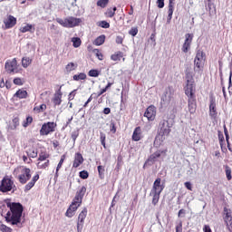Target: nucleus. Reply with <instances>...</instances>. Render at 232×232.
<instances>
[{"mask_svg":"<svg viewBox=\"0 0 232 232\" xmlns=\"http://www.w3.org/2000/svg\"><path fill=\"white\" fill-rule=\"evenodd\" d=\"M7 208L10 211L6 213L5 220L10 222L12 226H19L21 224V217H23L24 208L21 203L10 202L6 203Z\"/></svg>","mask_w":232,"mask_h":232,"instance_id":"f257e3e1","label":"nucleus"},{"mask_svg":"<svg viewBox=\"0 0 232 232\" xmlns=\"http://www.w3.org/2000/svg\"><path fill=\"white\" fill-rule=\"evenodd\" d=\"M173 127V123L168 119H163L160 121L158 126V136L156 139L160 137V140L163 142L166 140V137L171 133V128Z\"/></svg>","mask_w":232,"mask_h":232,"instance_id":"f03ea898","label":"nucleus"},{"mask_svg":"<svg viewBox=\"0 0 232 232\" xmlns=\"http://www.w3.org/2000/svg\"><path fill=\"white\" fill-rule=\"evenodd\" d=\"M162 182V179L160 178H158L155 179L152 188L150 190V197H152V204L153 206H157L159 204V200L160 199V194L162 191H164V184H160Z\"/></svg>","mask_w":232,"mask_h":232,"instance_id":"7ed1b4c3","label":"nucleus"},{"mask_svg":"<svg viewBox=\"0 0 232 232\" xmlns=\"http://www.w3.org/2000/svg\"><path fill=\"white\" fill-rule=\"evenodd\" d=\"M204 63H206V53L198 49L194 59V72L200 73L204 70Z\"/></svg>","mask_w":232,"mask_h":232,"instance_id":"20e7f679","label":"nucleus"},{"mask_svg":"<svg viewBox=\"0 0 232 232\" xmlns=\"http://www.w3.org/2000/svg\"><path fill=\"white\" fill-rule=\"evenodd\" d=\"M56 22L63 26V28H73L75 26H79V24L82 23V20L81 18L70 16L65 19L57 18Z\"/></svg>","mask_w":232,"mask_h":232,"instance_id":"39448f33","label":"nucleus"},{"mask_svg":"<svg viewBox=\"0 0 232 232\" xmlns=\"http://www.w3.org/2000/svg\"><path fill=\"white\" fill-rule=\"evenodd\" d=\"M12 189H13V193H14L15 190L17 189V188H15V184L14 183V180H12V179L8 177H4L0 184V191L2 193H8V191H12Z\"/></svg>","mask_w":232,"mask_h":232,"instance_id":"423d86ee","label":"nucleus"},{"mask_svg":"<svg viewBox=\"0 0 232 232\" xmlns=\"http://www.w3.org/2000/svg\"><path fill=\"white\" fill-rule=\"evenodd\" d=\"M196 91H185V95L188 97V106L189 113L193 114L197 111V96Z\"/></svg>","mask_w":232,"mask_h":232,"instance_id":"0eeeda50","label":"nucleus"},{"mask_svg":"<svg viewBox=\"0 0 232 232\" xmlns=\"http://www.w3.org/2000/svg\"><path fill=\"white\" fill-rule=\"evenodd\" d=\"M173 95H175V91L173 90V88H167L161 97V106H168L169 102L173 101Z\"/></svg>","mask_w":232,"mask_h":232,"instance_id":"6e6552de","label":"nucleus"},{"mask_svg":"<svg viewBox=\"0 0 232 232\" xmlns=\"http://www.w3.org/2000/svg\"><path fill=\"white\" fill-rule=\"evenodd\" d=\"M55 128H57V124L53 121L44 123L40 130V135H50V133H53V131H55Z\"/></svg>","mask_w":232,"mask_h":232,"instance_id":"1a4fd4ad","label":"nucleus"},{"mask_svg":"<svg viewBox=\"0 0 232 232\" xmlns=\"http://www.w3.org/2000/svg\"><path fill=\"white\" fill-rule=\"evenodd\" d=\"M32 179V170L26 167H22L21 175L18 176L20 184H26Z\"/></svg>","mask_w":232,"mask_h":232,"instance_id":"9d476101","label":"nucleus"},{"mask_svg":"<svg viewBox=\"0 0 232 232\" xmlns=\"http://www.w3.org/2000/svg\"><path fill=\"white\" fill-rule=\"evenodd\" d=\"M186 86L184 87L185 92H196L195 89V80L193 79V74L191 72H186Z\"/></svg>","mask_w":232,"mask_h":232,"instance_id":"9b49d317","label":"nucleus"},{"mask_svg":"<svg viewBox=\"0 0 232 232\" xmlns=\"http://www.w3.org/2000/svg\"><path fill=\"white\" fill-rule=\"evenodd\" d=\"M87 215H88V208H84L78 216L77 232H82V227H84V220Z\"/></svg>","mask_w":232,"mask_h":232,"instance_id":"f8f14e48","label":"nucleus"},{"mask_svg":"<svg viewBox=\"0 0 232 232\" xmlns=\"http://www.w3.org/2000/svg\"><path fill=\"white\" fill-rule=\"evenodd\" d=\"M209 117L211 119H215L218 115L217 100L215 99V96H213V94L209 96Z\"/></svg>","mask_w":232,"mask_h":232,"instance_id":"ddd939ff","label":"nucleus"},{"mask_svg":"<svg viewBox=\"0 0 232 232\" xmlns=\"http://www.w3.org/2000/svg\"><path fill=\"white\" fill-rule=\"evenodd\" d=\"M191 43H193V34H185V42L181 47V51L183 52V53H188L189 50H191Z\"/></svg>","mask_w":232,"mask_h":232,"instance_id":"4468645a","label":"nucleus"},{"mask_svg":"<svg viewBox=\"0 0 232 232\" xmlns=\"http://www.w3.org/2000/svg\"><path fill=\"white\" fill-rule=\"evenodd\" d=\"M5 71L7 73H17V59L14 58L12 61L5 63Z\"/></svg>","mask_w":232,"mask_h":232,"instance_id":"2eb2a0df","label":"nucleus"},{"mask_svg":"<svg viewBox=\"0 0 232 232\" xmlns=\"http://www.w3.org/2000/svg\"><path fill=\"white\" fill-rule=\"evenodd\" d=\"M144 117H146L148 121H155V117H157V108L154 105L149 106L144 112Z\"/></svg>","mask_w":232,"mask_h":232,"instance_id":"dca6fc26","label":"nucleus"},{"mask_svg":"<svg viewBox=\"0 0 232 232\" xmlns=\"http://www.w3.org/2000/svg\"><path fill=\"white\" fill-rule=\"evenodd\" d=\"M4 24L5 26V30H10V28H14V26L17 24V18L12 14H9L4 19Z\"/></svg>","mask_w":232,"mask_h":232,"instance_id":"f3484780","label":"nucleus"},{"mask_svg":"<svg viewBox=\"0 0 232 232\" xmlns=\"http://www.w3.org/2000/svg\"><path fill=\"white\" fill-rule=\"evenodd\" d=\"M225 217L224 221L229 232H232V217L231 213L227 211V208H224Z\"/></svg>","mask_w":232,"mask_h":232,"instance_id":"a211bd4d","label":"nucleus"},{"mask_svg":"<svg viewBox=\"0 0 232 232\" xmlns=\"http://www.w3.org/2000/svg\"><path fill=\"white\" fill-rule=\"evenodd\" d=\"M84 195H86V187H82L77 192L73 198V200L80 202L82 204V198H84Z\"/></svg>","mask_w":232,"mask_h":232,"instance_id":"6ab92c4d","label":"nucleus"},{"mask_svg":"<svg viewBox=\"0 0 232 232\" xmlns=\"http://www.w3.org/2000/svg\"><path fill=\"white\" fill-rule=\"evenodd\" d=\"M162 153H164V150H157L149 157L147 162H150V164H155V162H157V160L160 159V155H162Z\"/></svg>","mask_w":232,"mask_h":232,"instance_id":"aec40b11","label":"nucleus"},{"mask_svg":"<svg viewBox=\"0 0 232 232\" xmlns=\"http://www.w3.org/2000/svg\"><path fill=\"white\" fill-rule=\"evenodd\" d=\"M84 162V158L82 157V154L81 152H77L74 155V160L72 162V168H79L81 164Z\"/></svg>","mask_w":232,"mask_h":232,"instance_id":"412c9836","label":"nucleus"},{"mask_svg":"<svg viewBox=\"0 0 232 232\" xmlns=\"http://www.w3.org/2000/svg\"><path fill=\"white\" fill-rule=\"evenodd\" d=\"M63 92H61V88L54 93L53 98V102L54 106H61V102H63Z\"/></svg>","mask_w":232,"mask_h":232,"instance_id":"4be33fe9","label":"nucleus"},{"mask_svg":"<svg viewBox=\"0 0 232 232\" xmlns=\"http://www.w3.org/2000/svg\"><path fill=\"white\" fill-rule=\"evenodd\" d=\"M142 139V130L140 127H136L133 133H132V140L135 142H139Z\"/></svg>","mask_w":232,"mask_h":232,"instance_id":"5701e85b","label":"nucleus"},{"mask_svg":"<svg viewBox=\"0 0 232 232\" xmlns=\"http://www.w3.org/2000/svg\"><path fill=\"white\" fill-rule=\"evenodd\" d=\"M173 12H174V5L173 0H169V11H168V18L167 23H171V19H173Z\"/></svg>","mask_w":232,"mask_h":232,"instance_id":"b1692460","label":"nucleus"},{"mask_svg":"<svg viewBox=\"0 0 232 232\" xmlns=\"http://www.w3.org/2000/svg\"><path fill=\"white\" fill-rule=\"evenodd\" d=\"M20 32L22 34H26V32H30L31 34H34V32H35V26L31 24H26L25 25L20 28Z\"/></svg>","mask_w":232,"mask_h":232,"instance_id":"393cba45","label":"nucleus"},{"mask_svg":"<svg viewBox=\"0 0 232 232\" xmlns=\"http://www.w3.org/2000/svg\"><path fill=\"white\" fill-rule=\"evenodd\" d=\"M14 97H17V99H26V97H28V92L20 89L14 93Z\"/></svg>","mask_w":232,"mask_h":232,"instance_id":"a878e982","label":"nucleus"},{"mask_svg":"<svg viewBox=\"0 0 232 232\" xmlns=\"http://www.w3.org/2000/svg\"><path fill=\"white\" fill-rule=\"evenodd\" d=\"M65 159H66L65 155H63L61 157V160H60V161H59V163H58V165L56 167V172H55V175H54V179H58L59 178V169L61 168H63V164Z\"/></svg>","mask_w":232,"mask_h":232,"instance_id":"bb28decb","label":"nucleus"},{"mask_svg":"<svg viewBox=\"0 0 232 232\" xmlns=\"http://www.w3.org/2000/svg\"><path fill=\"white\" fill-rule=\"evenodd\" d=\"M106 41V35L102 34L100 36H98L95 40H94V44L96 46H101L102 44H104V42Z\"/></svg>","mask_w":232,"mask_h":232,"instance_id":"cd10ccee","label":"nucleus"},{"mask_svg":"<svg viewBox=\"0 0 232 232\" xmlns=\"http://www.w3.org/2000/svg\"><path fill=\"white\" fill-rule=\"evenodd\" d=\"M124 56V53L121 51L116 52L111 56V61H121V58Z\"/></svg>","mask_w":232,"mask_h":232,"instance_id":"c85d7f7f","label":"nucleus"},{"mask_svg":"<svg viewBox=\"0 0 232 232\" xmlns=\"http://www.w3.org/2000/svg\"><path fill=\"white\" fill-rule=\"evenodd\" d=\"M32 64V59L30 57L22 58V66L23 68H28Z\"/></svg>","mask_w":232,"mask_h":232,"instance_id":"c756f323","label":"nucleus"},{"mask_svg":"<svg viewBox=\"0 0 232 232\" xmlns=\"http://www.w3.org/2000/svg\"><path fill=\"white\" fill-rule=\"evenodd\" d=\"M81 202L75 201V199L72 200V204L70 205L69 208L72 209V211L76 212L77 209L81 207Z\"/></svg>","mask_w":232,"mask_h":232,"instance_id":"7c9ffc66","label":"nucleus"},{"mask_svg":"<svg viewBox=\"0 0 232 232\" xmlns=\"http://www.w3.org/2000/svg\"><path fill=\"white\" fill-rule=\"evenodd\" d=\"M65 70H66L67 73H70L71 72H73V70H77V64H75L73 63H69L66 65Z\"/></svg>","mask_w":232,"mask_h":232,"instance_id":"2f4dec72","label":"nucleus"},{"mask_svg":"<svg viewBox=\"0 0 232 232\" xmlns=\"http://www.w3.org/2000/svg\"><path fill=\"white\" fill-rule=\"evenodd\" d=\"M72 79L73 81H84V79H86V73L81 72L79 74H74Z\"/></svg>","mask_w":232,"mask_h":232,"instance_id":"473e14b6","label":"nucleus"},{"mask_svg":"<svg viewBox=\"0 0 232 232\" xmlns=\"http://www.w3.org/2000/svg\"><path fill=\"white\" fill-rule=\"evenodd\" d=\"M72 46H73L74 48H79V46H81V44H82V42L81 41V38H79V37H73V38L72 39Z\"/></svg>","mask_w":232,"mask_h":232,"instance_id":"72a5a7b5","label":"nucleus"},{"mask_svg":"<svg viewBox=\"0 0 232 232\" xmlns=\"http://www.w3.org/2000/svg\"><path fill=\"white\" fill-rule=\"evenodd\" d=\"M48 166H50V160H48L44 163H43L41 161L37 163L38 169H46V168H48Z\"/></svg>","mask_w":232,"mask_h":232,"instance_id":"f704fd0d","label":"nucleus"},{"mask_svg":"<svg viewBox=\"0 0 232 232\" xmlns=\"http://www.w3.org/2000/svg\"><path fill=\"white\" fill-rule=\"evenodd\" d=\"M28 157H31V159H37V150L35 149H29L27 151Z\"/></svg>","mask_w":232,"mask_h":232,"instance_id":"c9c22d12","label":"nucleus"},{"mask_svg":"<svg viewBox=\"0 0 232 232\" xmlns=\"http://www.w3.org/2000/svg\"><path fill=\"white\" fill-rule=\"evenodd\" d=\"M89 77H99L101 75V72L97 69H92L88 72Z\"/></svg>","mask_w":232,"mask_h":232,"instance_id":"e433bc0d","label":"nucleus"},{"mask_svg":"<svg viewBox=\"0 0 232 232\" xmlns=\"http://www.w3.org/2000/svg\"><path fill=\"white\" fill-rule=\"evenodd\" d=\"M44 110H46V104H41L34 108V111H36V113H41L44 111Z\"/></svg>","mask_w":232,"mask_h":232,"instance_id":"4c0bfd02","label":"nucleus"},{"mask_svg":"<svg viewBox=\"0 0 232 232\" xmlns=\"http://www.w3.org/2000/svg\"><path fill=\"white\" fill-rule=\"evenodd\" d=\"M108 3H110V0H99L97 2V6H100L101 8H106V6H108Z\"/></svg>","mask_w":232,"mask_h":232,"instance_id":"58836bf2","label":"nucleus"},{"mask_svg":"<svg viewBox=\"0 0 232 232\" xmlns=\"http://www.w3.org/2000/svg\"><path fill=\"white\" fill-rule=\"evenodd\" d=\"M100 140L102 142V146L106 149V134H104V132H100Z\"/></svg>","mask_w":232,"mask_h":232,"instance_id":"ea45409f","label":"nucleus"},{"mask_svg":"<svg viewBox=\"0 0 232 232\" xmlns=\"http://www.w3.org/2000/svg\"><path fill=\"white\" fill-rule=\"evenodd\" d=\"M79 177L83 180H86L90 177V174L86 170H82L79 172Z\"/></svg>","mask_w":232,"mask_h":232,"instance_id":"a19ab883","label":"nucleus"},{"mask_svg":"<svg viewBox=\"0 0 232 232\" xmlns=\"http://www.w3.org/2000/svg\"><path fill=\"white\" fill-rule=\"evenodd\" d=\"M0 231L2 232H12V228L5 224H0Z\"/></svg>","mask_w":232,"mask_h":232,"instance_id":"79ce46f5","label":"nucleus"},{"mask_svg":"<svg viewBox=\"0 0 232 232\" xmlns=\"http://www.w3.org/2000/svg\"><path fill=\"white\" fill-rule=\"evenodd\" d=\"M98 173H99L100 179H104V167L99 165L98 166Z\"/></svg>","mask_w":232,"mask_h":232,"instance_id":"37998d69","label":"nucleus"},{"mask_svg":"<svg viewBox=\"0 0 232 232\" xmlns=\"http://www.w3.org/2000/svg\"><path fill=\"white\" fill-rule=\"evenodd\" d=\"M226 176H227V180H231L232 179V176H231V168H229V166H226Z\"/></svg>","mask_w":232,"mask_h":232,"instance_id":"c03bdc74","label":"nucleus"},{"mask_svg":"<svg viewBox=\"0 0 232 232\" xmlns=\"http://www.w3.org/2000/svg\"><path fill=\"white\" fill-rule=\"evenodd\" d=\"M93 53H95L96 57L99 59V61H102L103 55H102V53H101V51H99V49H94Z\"/></svg>","mask_w":232,"mask_h":232,"instance_id":"a18cd8bd","label":"nucleus"},{"mask_svg":"<svg viewBox=\"0 0 232 232\" xmlns=\"http://www.w3.org/2000/svg\"><path fill=\"white\" fill-rule=\"evenodd\" d=\"M98 26H100L101 28H110V23L106 21H101L98 23Z\"/></svg>","mask_w":232,"mask_h":232,"instance_id":"49530a36","label":"nucleus"},{"mask_svg":"<svg viewBox=\"0 0 232 232\" xmlns=\"http://www.w3.org/2000/svg\"><path fill=\"white\" fill-rule=\"evenodd\" d=\"M35 186V183H33L30 181L28 184L25 185L24 191L26 193V191H30Z\"/></svg>","mask_w":232,"mask_h":232,"instance_id":"de8ad7c7","label":"nucleus"},{"mask_svg":"<svg viewBox=\"0 0 232 232\" xmlns=\"http://www.w3.org/2000/svg\"><path fill=\"white\" fill-rule=\"evenodd\" d=\"M49 155L47 153L44 152H41L38 158V160H40V162H43V160H46V159H48Z\"/></svg>","mask_w":232,"mask_h":232,"instance_id":"09e8293b","label":"nucleus"},{"mask_svg":"<svg viewBox=\"0 0 232 232\" xmlns=\"http://www.w3.org/2000/svg\"><path fill=\"white\" fill-rule=\"evenodd\" d=\"M73 215H75V211L70 208H68L65 216L68 217V218H72V217H73Z\"/></svg>","mask_w":232,"mask_h":232,"instance_id":"8fccbe9b","label":"nucleus"},{"mask_svg":"<svg viewBox=\"0 0 232 232\" xmlns=\"http://www.w3.org/2000/svg\"><path fill=\"white\" fill-rule=\"evenodd\" d=\"M137 34H139V29L137 27H132L130 31H129V34L132 35V37H135V35H137Z\"/></svg>","mask_w":232,"mask_h":232,"instance_id":"3c124183","label":"nucleus"},{"mask_svg":"<svg viewBox=\"0 0 232 232\" xmlns=\"http://www.w3.org/2000/svg\"><path fill=\"white\" fill-rule=\"evenodd\" d=\"M14 84H16V86H23L24 82L21 78H14Z\"/></svg>","mask_w":232,"mask_h":232,"instance_id":"603ef678","label":"nucleus"},{"mask_svg":"<svg viewBox=\"0 0 232 232\" xmlns=\"http://www.w3.org/2000/svg\"><path fill=\"white\" fill-rule=\"evenodd\" d=\"M110 131H111V133L117 132V127H115V122H113V121H111Z\"/></svg>","mask_w":232,"mask_h":232,"instance_id":"864d4df0","label":"nucleus"},{"mask_svg":"<svg viewBox=\"0 0 232 232\" xmlns=\"http://www.w3.org/2000/svg\"><path fill=\"white\" fill-rule=\"evenodd\" d=\"M77 137H79V130H76L72 132V139L73 142H75V140H77Z\"/></svg>","mask_w":232,"mask_h":232,"instance_id":"5fc2aeb1","label":"nucleus"},{"mask_svg":"<svg viewBox=\"0 0 232 232\" xmlns=\"http://www.w3.org/2000/svg\"><path fill=\"white\" fill-rule=\"evenodd\" d=\"M33 121H34V118L28 116L26 118V122L24 123V127L26 128V126H28L29 124H32Z\"/></svg>","mask_w":232,"mask_h":232,"instance_id":"6e6d98bb","label":"nucleus"},{"mask_svg":"<svg viewBox=\"0 0 232 232\" xmlns=\"http://www.w3.org/2000/svg\"><path fill=\"white\" fill-rule=\"evenodd\" d=\"M176 232H182V220H179L176 226Z\"/></svg>","mask_w":232,"mask_h":232,"instance_id":"4d7b16f0","label":"nucleus"},{"mask_svg":"<svg viewBox=\"0 0 232 232\" xmlns=\"http://www.w3.org/2000/svg\"><path fill=\"white\" fill-rule=\"evenodd\" d=\"M185 188H187V189H188L189 191H193V186L191 185V182L187 181L184 183Z\"/></svg>","mask_w":232,"mask_h":232,"instance_id":"13d9d810","label":"nucleus"},{"mask_svg":"<svg viewBox=\"0 0 232 232\" xmlns=\"http://www.w3.org/2000/svg\"><path fill=\"white\" fill-rule=\"evenodd\" d=\"M76 92H77V90H74L72 92H70L69 97H68L69 101H73Z\"/></svg>","mask_w":232,"mask_h":232,"instance_id":"bf43d9fd","label":"nucleus"},{"mask_svg":"<svg viewBox=\"0 0 232 232\" xmlns=\"http://www.w3.org/2000/svg\"><path fill=\"white\" fill-rule=\"evenodd\" d=\"M158 8H164V0H157Z\"/></svg>","mask_w":232,"mask_h":232,"instance_id":"052dcab7","label":"nucleus"},{"mask_svg":"<svg viewBox=\"0 0 232 232\" xmlns=\"http://www.w3.org/2000/svg\"><path fill=\"white\" fill-rule=\"evenodd\" d=\"M203 231H204V232H213V231L211 230V227H209V225H205V226L203 227Z\"/></svg>","mask_w":232,"mask_h":232,"instance_id":"680f3d73","label":"nucleus"},{"mask_svg":"<svg viewBox=\"0 0 232 232\" xmlns=\"http://www.w3.org/2000/svg\"><path fill=\"white\" fill-rule=\"evenodd\" d=\"M122 41H124V39L122 38V36H117V37H116V43H117V44H122Z\"/></svg>","mask_w":232,"mask_h":232,"instance_id":"e2e57ef3","label":"nucleus"},{"mask_svg":"<svg viewBox=\"0 0 232 232\" xmlns=\"http://www.w3.org/2000/svg\"><path fill=\"white\" fill-rule=\"evenodd\" d=\"M103 113L104 115H110V113H111V109L106 107L103 109Z\"/></svg>","mask_w":232,"mask_h":232,"instance_id":"0e129e2a","label":"nucleus"},{"mask_svg":"<svg viewBox=\"0 0 232 232\" xmlns=\"http://www.w3.org/2000/svg\"><path fill=\"white\" fill-rule=\"evenodd\" d=\"M219 144L222 146V142L224 141V134L218 132Z\"/></svg>","mask_w":232,"mask_h":232,"instance_id":"69168bd1","label":"nucleus"},{"mask_svg":"<svg viewBox=\"0 0 232 232\" xmlns=\"http://www.w3.org/2000/svg\"><path fill=\"white\" fill-rule=\"evenodd\" d=\"M39 180V174H36L33 179H32V182L35 184V182H37Z\"/></svg>","mask_w":232,"mask_h":232,"instance_id":"338daca9","label":"nucleus"},{"mask_svg":"<svg viewBox=\"0 0 232 232\" xmlns=\"http://www.w3.org/2000/svg\"><path fill=\"white\" fill-rule=\"evenodd\" d=\"M113 15H115V12L109 10L108 11V17H113Z\"/></svg>","mask_w":232,"mask_h":232,"instance_id":"774afa93","label":"nucleus"}]
</instances>
